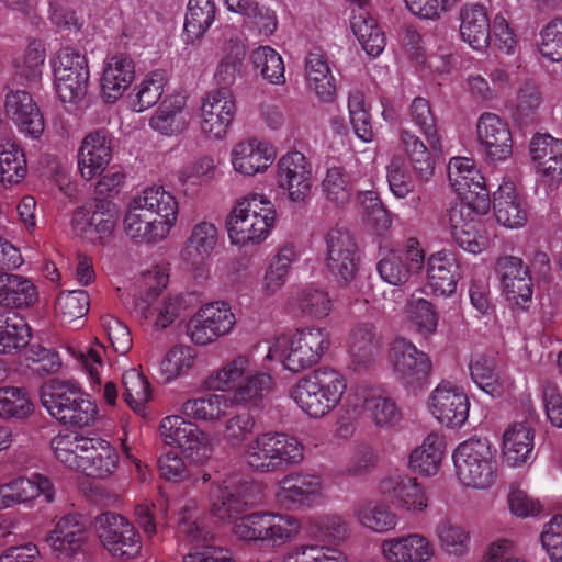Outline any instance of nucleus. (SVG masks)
<instances>
[{"mask_svg":"<svg viewBox=\"0 0 562 562\" xmlns=\"http://www.w3.org/2000/svg\"><path fill=\"white\" fill-rule=\"evenodd\" d=\"M202 387L228 394L236 406L260 407L276 393L277 381L265 363L257 366L251 353H238L210 371Z\"/></svg>","mask_w":562,"mask_h":562,"instance_id":"obj_1","label":"nucleus"},{"mask_svg":"<svg viewBox=\"0 0 562 562\" xmlns=\"http://www.w3.org/2000/svg\"><path fill=\"white\" fill-rule=\"evenodd\" d=\"M179 218V202L162 186H150L134 195L126 209V235L142 243H160L169 237Z\"/></svg>","mask_w":562,"mask_h":562,"instance_id":"obj_2","label":"nucleus"},{"mask_svg":"<svg viewBox=\"0 0 562 562\" xmlns=\"http://www.w3.org/2000/svg\"><path fill=\"white\" fill-rule=\"evenodd\" d=\"M278 223V211L263 192L250 191L234 200L225 218L224 228L233 247H257L267 241Z\"/></svg>","mask_w":562,"mask_h":562,"instance_id":"obj_3","label":"nucleus"},{"mask_svg":"<svg viewBox=\"0 0 562 562\" xmlns=\"http://www.w3.org/2000/svg\"><path fill=\"white\" fill-rule=\"evenodd\" d=\"M40 397L47 413L63 425L83 429L99 422L98 403L72 380L47 381L41 389Z\"/></svg>","mask_w":562,"mask_h":562,"instance_id":"obj_4","label":"nucleus"},{"mask_svg":"<svg viewBox=\"0 0 562 562\" xmlns=\"http://www.w3.org/2000/svg\"><path fill=\"white\" fill-rule=\"evenodd\" d=\"M330 347L329 333L319 326H306L269 344L265 361L279 360L284 370L300 373L317 364Z\"/></svg>","mask_w":562,"mask_h":562,"instance_id":"obj_5","label":"nucleus"},{"mask_svg":"<svg viewBox=\"0 0 562 562\" xmlns=\"http://www.w3.org/2000/svg\"><path fill=\"white\" fill-rule=\"evenodd\" d=\"M347 380L339 371L321 367L300 378L289 391L290 398L308 417L321 418L341 402Z\"/></svg>","mask_w":562,"mask_h":562,"instance_id":"obj_6","label":"nucleus"},{"mask_svg":"<svg viewBox=\"0 0 562 562\" xmlns=\"http://www.w3.org/2000/svg\"><path fill=\"white\" fill-rule=\"evenodd\" d=\"M304 452V445L295 436L270 430L257 434L246 443L243 460L254 472L271 473L300 464Z\"/></svg>","mask_w":562,"mask_h":562,"instance_id":"obj_7","label":"nucleus"},{"mask_svg":"<svg viewBox=\"0 0 562 562\" xmlns=\"http://www.w3.org/2000/svg\"><path fill=\"white\" fill-rule=\"evenodd\" d=\"M456 477L468 488L487 490L497 480L496 450L487 438L472 437L460 442L452 452Z\"/></svg>","mask_w":562,"mask_h":562,"instance_id":"obj_8","label":"nucleus"},{"mask_svg":"<svg viewBox=\"0 0 562 562\" xmlns=\"http://www.w3.org/2000/svg\"><path fill=\"white\" fill-rule=\"evenodd\" d=\"M160 435L167 445L181 449L186 459L193 464L207 463L217 446L214 434L180 415H170L160 423Z\"/></svg>","mask_w":562,"mask_h":562,"instance_id":"obj_9","label":"nucleus"},{"mask_svg":"<svg viewBox=\"0 0 562 562\" xmlns=\"http://www.w3.org/2000/svg\"><path fill=\"white\" fill-rule=\"evenodd\" d=\"M448 180L462 200L460 205H470L477 215L491 210V198L485 178L472 157L454 156L448 161Z\"/></svg>","mask_w":562,"mask_h":562,"instance_id":"obj_10","label":"nucleus"},{"mask_svg":"<svg viewBox=\"0 0 562 562\" xmlns=\"http://www.w3.org/2000/svg\"><path fill=\"white\" fill-rule=\"evenodd\" d=\"M95 533L102 547L114 558L132 560L143 549L142 536L125 516L104 512L94 520Z\"/></svg>","mask_w":562,"mask_h":562,"instance_id":"obj_11","label":"nucleus"},{"mask_svg":"<svg viewBox=\"0 0 562 562\" xmlns=\"http://www.w3.org/2000/svg\"><path fill=\"white\" fill-rule=\"evenodd\" d=\"M236 325V316L228 302L218 300L203 304L189 319L186 334L198 346L213 344L229 335Z\"/></svg>","mask_w":562,"mask_h":562,"instance_id":"obj_12","label":"nucleus"},{"mask_svg":"<svg viewBox=\"0 0 562 562\" xmlns=\"http://www.w3.org/2000/svg\"><path fill=\"white\" fill-rule=\"evenodd\" d=\"M427 407L441 426L459 429L468 422L471 403L461 384L442 381L431 391Z\"/></svg>","mask_w":562,"mask_h":562,"instance_id":"obj_13","label":"nucleus"},{"mask_svg":"<svg viewBox=\"0 0 562 562\" xmlns=\"http://www.w3.org/2000/svg\"><path fill=\"white\" fill-rule=\"evenodd\" d=\"M117 221V210L110 201H97L78 207L71 217L74 234L92 244H104L111 239Z\"/></svg>","mask_w":562,"mask_h":562,"instance_id":"obj_14","label":"nucleus"},{"mask_svg":"<svg viewBox=\"0 0 562 562\" xmlns=\"http://www.w3.org/2000/svg\"><path fill=\"white\" fill-rule=\"evenodd\" d=\"M236 113L234 98L225 90L205 93L199 103L198 122L201 134L211 140H222L228 134Z\"/></svg>","mask_w":562,"mask_h":562,"instance_id":"obj_15","label":"nucleus"},{"mask_svg":"<svg viewBox=\"0 0 562 562\" xmlns=\"http://www.w3.org/2000/svg\"><path fill=\"white\" fill-rule=\"evenodd\" d=\"M190 92L182 87H175L167 93L149 117V127L161 136L173 137L188 130L192 122L189 104Z\"/></svg>","mask_w":562,"mask_h":562,"instance_id":"obj_16","label":"nucleus"},{"mask_svg":"<svg viewBox=\"0 0 562 562\" xmlns=\"http://www.w3.org/2000/svg\"><path fill=\"white\" fill-rule=\"evenodd\" d=\"M276 159V146L270 140L257 136L237 142L229 150L232 169L245 178L265 175Z\"/></svg>","mask_w":562,"mask_h":562,"instance_id":"obj_17","label":"nucleus"},{"mask_svg":"<svg viewBox=\"0 0 562 562\" xmlns=\"http://www.w3.org/2000/svg\"><path fill=\"white\" fill-rule=\"evenodd\" d=\"M476 142L485 158L493 164L509 160L514 154V139L509 124L492 112L482 113L475 126Z\"/></svg>","mask_w":562,"mask_h":562,"instance_id":"obj_18","label":"nucleus"},{"mask_svg":"<svg viewBox=\"0 0 562 562\" xmlns=\"http://www.w3.org/2000/svg\"><path fill=\"white\" fill-rule=\"evenodd\" d=\"M537 180L549 190L562 183V139L549 134H536L528 146Z\"/></svg>","mask_w":562,"mask_h":562,"instance_id":"obj_19","label":"nucleus"},{"mask_svg":"<svg viewBox=\"0 0 562 562\" xmlns=\"http://www.w3.org/2000/svg\"><path fill=\"white\" fill-rule=\"evenodd\" d=\"M495 272L505 300L516 308H528L533 295V283L522 259L510 255L501 256L495 262Z\"/></svg>","mask_w":562,"mask_h":562,"instance_id":"obj_20","label":"nucleus"},{"mask_svg":"<svg viewBox=\"0 0 562 562\" xmlns=\"http://www.w3.org/2000/svg\"><path fill=\"white\" fill-rule=\"evenodd\" d=\"M277 183L290 202L305 203L313 186L312 166L307 158L296 150L283 155L277 165Z\"/></svg>","mask_w":562,"mask_h":562,"instance_id":"obj_21","label":"nucleus"},{"mask_svg":"<svg viewBox=\"0 0 562 562\" xmlns=\"http://www.w3.org/2000/svg\"><path fill=\"white\" fill-rule=\"evenodd\" d=\"M381 496L392 497L398 509L418 515L429 506V496L416 477L402 472H392L381 477L376 484Z\"/></svg>","mask_w":562,"mask_h":562,"instance_id":"obj_22","label":"nucleus"},{"mask_svg":"<svg viewBox=\"0 0 562 562\" xmlns=\"http://www.w3.org/2000/svg\"><path fill=\"white\" fill-rule=\"evenodd\" d=\"M41 496L48 504L55 501V486L48 476L41 473L15 476L0 483V510L21 504L30 506Z\"/></svg>","mask_w":562,"mask_h":562,"instance_id":"obj_23","label":"nucleus"},{"mask_svg":"<svg viewBox=\"0 0 562 562\" xmlns=\"http://www.w3.org/2000/svg\"><path fill=\"white\" fill-rule=\"evenodd\" d=\"M4 114L25 138L40 140L45 132V119L38 104L25 90H10L3 102Z\"/></svg>","mask_w":562,"mask_h":562,"instance_id":"obj_24","label":"nucleus"},{"mask_svg":"<svg viewBox=\"0 0 562 562\" xmlns=\"http://www.w3.org/2000/svg\"><path fill=\"white\" fill-rule=\"evenodd\" d=\"M462 279V266L449 249L431 252L426 261V286L435 297L448 299L456 294Z\"/></svg>","mask_w":562,"mask_h":562,"instance_id":"obj_25","label":"nucleus"},{"mask_svg":"<svg viewBox=\"0 0 562 562\" xmlns=\"http://www.w3.org/2000/svg\"><path fill=\"white\" fill-rule=\"evenodd\" d=\"M479 216L470 205H454L448 213V229L452 240L464 251L479 255L491 246L486 232H481Z\"/></svg>","mask_w":562,"mask_h":562,"instance_id":"obj_26","label":"nucleus"},{"mask_svg":"<svg viewBox=\"0 0 562 562\" xmlns=\"http://www.w3.org/2000/svg\"><path fill=\"white\" fill-rule=\"evenodd\" d=\"M324 488V480L321 475L292 472L279 481L274 498L283 507L292 505L312 507L322 501Z\"/></svg>","mask_w":562,"mask_h":562,"instance_id":"obj_27","label":"nucleus"},{"mask_svg":"<svg viewBox=\"0 0 562 562\" xmlns=\"http://www.w3.org/2000/svg\"><path fill=\"white\" fill-rule=\"evenodd\" d=\"M380 552L385 562H431L437 555L434 541L416 531L383 539Z\"/></svg>","mask_w":562,"mask_h":562,"instance_id":"obj_28","label":"nucleus"},{"mask_svg":"<svg viewBox=\"0 0 562 562\" xmlns=\"http://www.w3.org/2000/svg\"><path fill=\"white\" fill-rule=\"evenodd\" d=\"M112 139L104 131L87 134L77 151V169L81 178L91 181L109 167L112 160Z\"/></svg>","mask_w":562,"mask_h":562,"instance_id":"obj_29","label":"nucleus"},{"mask_svg":"<svg viewBox=\"0 0 562 562\" xmlns=\"http://www.w3.org/2000/svg\"><path fill=\"white\" fill-rule=\"evenodd\" d=\"M503 462L512 469L532 464L535 453V431L527 423L509 424L503 431L499 442Z\"/></svg>","mask_w":562,"mask_h":562,"instance_id":"obj_30","label":"nucleus"},{"mask_svg":"<svg viewBox=\"0 0 562 562\" xmlns=\"http://www.w3.org/2000/svg\"><path fill=\"white\" fill-rule=\"evenodd\" d=\"M327 267L338 282L348 284L355 278L357 246L349 232L331 228L325 236Z\"/></svg>","mask_w":562,"mask_h":562,"instance_id":"obj_31","label":"nucleus"},{"mask_svg":"<svg viewBox=\"0 0 562 562\" xmlns=\"http://www.w3.org/2000/svg\"><path fill=\"white\" fill-rule=\"evenodd\" d=\"M494 217L497 224L507 229H518L527 223V212L516 182L504 177L492 194Z\"/></svg>","mask_w":562,"mask_h":562,"instance_id":"obj_32","label":"nucleus"},{"mask_svg":"<svg viewBox=\"0 0 562 562\" xmlns=\"http://www.w3.org/2000/svg\"><path fill=\"white\" fill-rule=\"evenodd\" d=\"M220 229L211 220H200L190 227L189 235L181 250L186 265L195 269L205 263L216 251Z\"/></svg>","mask_w":562,"mask_h":562,"instance_id":"obj_33","label":"nucleus"},{"mask_svg":"<svg viewBox=\"0 0 562 562\" xmlns=\"http://www.w3.org/2000/svg\"><path fill=\"white\" fill-rule=\"evenodd\" d=\"M390 362L393 370L409 384L426 379L431 369L429 357L404 338L394 340Z\"/></svg>","mask_w":562,"mask_h":562,"instance_id":"obj_34","label":"nucleus"},{"mask_svg":"<svg viewBox=\"0 0 562 562\" xmlns=\"http://www.w3.org/2000/svg\"><path fill=\"white\" fill-rule=\"evenodd\" d=\"M447 454V441L439 431L427 434L422 442L417 445L408 454V469L422 476H436L442 467Z\"/></svg>","mask_w":562,"mask_h":562,"instance_id":"obj_35","label":"nucleus"},{"mask_svg":"<svg viewBox=\"0 0 562 562\" xmlns=\"http://www.w3.org/2000/svg\"><path fill=\"white\" fill-rule=\"evenodd\" d=\"M45 542L57 557L76 554L86 542V526L81 516L68 514L58 518L45 536Z\"/></svg>","mask_w":562,"mask_h":562,"instance_id":"obj_36","label":"nucleus"},{"mask_svg":"<svg viewBox=\"0 0 562 562\" xmlns=\"http://www.w3.org/2000/svg\"><path fill=\"white\" fill-rule=\"evenodd\" d=\"M459 33L462 42L477 52L491 44V21L486 7L479 3L464 4L459 13Z\"/></svg>","mask_w":562,"mask_h":562,"instance_id":"obj_37","label":"nucleus"},{"mask_svg":"<svg viewBox=\"0 0 562 562\" xmlns=\"http://www.w3.org/2000/svg\"><path fill=\"white\" fill-rule=\"evenodd\" d=\"M90 438L69 429L59 430L49 440L53 459L69 471L80 472Z\"/></svg>","mask_w":562,"mask_h":562,"instance_id":"obj_38","label":"nucleus"},{"mask_svg":"<svg viewBox=\"0 0 562 562\" xmlns=\"http://www.w3.org/2000/svg\"><path fill=\"white\" fill-rule=\"evenodd\" d=\"M398 139L416 179L423 182L429 181L435 175L436 156L440 155L442 149L440 151L432 150L429 144L427 146L424 140L408 130H401Z\"/></svg>","mask_w":562,"mask_h":562,"instance_id":"obj_39","label":"nucleus"},{"mask_svg":"<svg viewBox=\"0 0 562 562\" xmlns=\"http://www.w3.org/2000/svg\"><path fill=\"white\" fill-rule=\"evenodd\" d=\"M135 86L127 98L128 108L137 113L154 106L161 98L166 88L178 86L176 78L167 76V72H142L134 80Z\"/></svg>","mask_w":562,"mask_h":562,"instance_id":"obj_40","label":"nucleus"},{"mask_svg":"<svg viewBox=\"0 0 562 562\" xmlns=\"http://www.w3.org/2000/svg\"><path fill=\"white\" fill-rule=\"evenodd\" d=\"M352 517L360 527L374 533L391 532L400 524L398 515L390 505L374 498L357 503L352 510Z\"/></svg>","mask_w":562,"mask_h":562,"instance_id":"obj_41","label":"nucleus"},{"mask_svg":"<svg viewBox=\"0 0 562 562\" xmlns=\"http://www.w3.org/2000/svg\"><path fill=\"white\" fill-rule=\"evenodd\" d=\"M233 402L220 392H211L200 397H192L181 405V416L205 424H218L228 416Z\"/></svg>","mask_w":562,"mask_h":562,"instance_id":"obj_42","label":"nucleus"},{"mask_svg":"<svg viewBox=\"0 0 562 562\" xmlns=\"http://www.w3.org/2000/svg\"><path fill=\"white\" fill-rule=\"evenodd\" d=\"M87 448L80 473L91 477L105 479L116 471L120 458L110 441L91 436Z\"/></svg>","mask_w":562,"mask_h":562,"instance_id":"obj_43","label":"nucleus"},{"mask_svg":"<svg viewBox=\"0 0 562 562\" xmlns=\"http://www.w3.org/2000/svg\"><path fill=\"white\" fill-rule=\"evenodd\" d=\"M182 310L183 299L176 294L167 295L155 305L143 297H136L134 302L136 315L148 321L157 329H165L173 324Z\"/></svg>","mask_w":562,"mask_h":562,"instance_id":"obj_44","label":"nucleus"},{"mask_svg":"<svg viewBox=\"0 0 562 562\" xmlns=\"http://www.w3.org/2000/svg\"><path fill=\"white\" fill-rule=\"evenodd\" d=\"M32 330L20 315L0 311V356H13L31 341Z\"/></svg>","mask_w":562,"mask_h":562,"instance_id":"obj_45","label":"nucleus"},{"mask_svg":"<svg viewBox=\"0 0 562 562\" xmlns=\"http://www.w3.org/2000/svg\"><path fill=\"white\" fill-rule=\"evenodd\" d=\"M27 175V160L23 147L11 138L0 142V183L12 187Z\"/></svg>","mask_w":562,"mask_h":562,"instance_id":"obj_46","label":"nucleus"},{"mask_svg":"<svg viewBox=\"0 0 562 562\" xmlns=\"http://www.w3.org/2000/svg\"><path fill=\"white\" fill-rule=\"evenodd\" d=\"M89 72H63L56 78L55 90L69 113H77L87 105Z\"/></svg>","mask_w":562,"mask_h":562,"instance_id":"obj_47","label":"nucleus"},{"mask_svg":"<svg viewBox=\"0 0 562 562\" xmlns=\"http://www.w3.org/2000/svg\"><path fill=\"white\" fill-rule=\"evenodd\" d=\"M124 400L139 416L148 415L147 404L153 398V389L140 368L132 367L122 373Z\"/></svg>","mask_w":562,"mask_h":562,"instance_id":"obj_48","label":"nucleus"},{"mask_svg":"<svg viewBox=\"0 0 562 562\" xmlns=\"http://www.w3.org/2000/svg\"><path fill=\"white\" fill-rule=\"evenodd\" d=\"M207 501L211 515L221 521L229 520L243 513L247 505L226 480L211 485Z\"/></svg>","mask_w":562,"mask_h":562,"instance_id":"obj_49","label":"nucleus"},{"mask_svg":"<svg viewBox=\"0 0 562 562\" xmlns=\"http://www.w3.org/2000/svg\"><path fill=\"white\" fill-rule=\"evenodd\" d=\"M408 326L423 337L432 335L438 327L439 316L436 306L427 299L412 295L404 307Z\"/></svg>","mask_w":562,"mask_h":562,"instance_id":"obj_50","label":"nucleus"},{"mask_svg":"<svg viewBox=\"0 0 562 562\" xmlns=\"http://www.w3.org/2000/svg\"><path fill=\"white\" fill-rule=\"evenodd\" d=\"M215 13L213 0H189L183 25L184 42L200 40L213 24Z\"/></svg>","mask_w":562,"mask_h":562,"instance_id":"obj_51","label":"nucleus"},{"mask_svg":"<svg viewBox=\"0 0 562 562\" xmlns=\"http://www.w3.org/2000/svg\"><path fill=\"white\" fill-rule=\"evenodd\" d=\"M195 351L184 345L170 348L164 358L157 363L156 372L164 383H171L188 374L194 367Z\"/></svg>","mask_w":562,"mask_h":562,"instance_id":"obj_52","label":"nucleus"},{"mask_svg":"<svg viewBox=\"0 0 562 562\" xmlns=\"http://www.w3.org/2000/svg\"><path fill=\"white\" fill-rule=\"evenodd\" d=\"M351 30L358 42L370 56H379L385 48L386 38L374 18L366 11L351 16Z\"/></svg>","mask_w":562,"mask_h":562,"instance_id":"obj_53","label":"nucleus"},{"mask_svg":"<svg viewBox=\"0 0 562 562\" xmlns=\"http://www.w3.org/2000/svg\"><path fill=\"white\" fill-rule=\"evenodd\" d=\"M469 370L477 387L493 397H499L513 389V381L495 372L492 363L484 357L472 359Z\"/></svg>","mask_w":562,"mask_h":562,"instance_id":"obj_54","label":"nucleus"},{"mask_svg":"<svg viewBox=\"0 0 562 562\" xmlns=\"http://www.w3.org/2000/svg\"><path fill=\"white\" fill-rule=\"evenodd\" d=\"M435 536L442 551L451 557L462 558L471 550L470 531L450 519H441L436 525Z\"/></svg>","mask_w":562,"mask_h":562,"instance_id":"obj_55","label":"nucleus"},{"mask_svg":"<svg viewBox=\"0 0 562 562\" xmlns=\"http://www.w3.org/2000/svg\"><path fill=\"white\" fill-rule=\"evenodd\" d=\"M405 44L408 46V50L417 66L434 68L435 70H438L440 67L446 69H461L468 67L464 64V56L459 53L428 58L423 46V36L415 30H408L406 32Z\"/></svg>","mask_w":562,"mask_h":562,"instance_id":"obj_56","label":"nucleus"},{"mask_svg":"<svg viewBox=\"0 0 562 562\" xmlns=\"http://www.w3.org/2000/svg\"><path fill=\"white\" fill-rule=\"evenodd\" d=\"M293 302L300 311L313 319H324L333 311V300L329 293L314 284H306L293 296Z\"/></svg>","mask_w":562,"mask_h":562,"instance_id":"obj_57","label":"nucleus"},{"mask_svg":"<svg viewBox=\"0 0 562 562\" xmlns=\"http://www.w3.org/2000/svg\"><path fill=\"white\" fill-rule=\"evenodd\" d=\"M371 106L360 90H353L348 98L350 124L356 136L363 143H372L375 138L371 123Z\"/></svg>","mask_w":562,"mask_h":562,"instance_id":"obj_58","label":"nucleus"},{"mask_svg":"<svg viewBox=\"0 0 562 562\" xmlns=\"http://www.w3.org/2000/svg\"><path fill=\"white\" fill-rule=\"evenodd\" d=\"M301 520L294 515L270 510L265 542L272 547H282L294 541L301 535Z\"/></svg>","mask_w":562,"mask_h":562,"instance_id":"obj_59","label":"nucleus"},{"mask_svg":"<svg viewBox=\"0 0 562 562\" xmlns=\"http://www.w3.org/2000/svg\"><path fill=\"white\" fill-rule=\"evenodd\" d=\"M34 412V404L27 391L18 386L0 387V418L25 419Z\"/></svg>","mask_w":562,"mask_h":562,"instance_id":"obj_60","label":"nucleus"},{"mask_svg":"<svg viewBox=\"0 0 562 562\" xmlns=\"http://www.w3.org/2000/svg\"><path fill=\"white\" fill-rule=\"evenodd\" d=\"M349 522L339 514L316 516L307 526V535L322 541H344L349 537Z\"/></svg>","mask_w":562,"mask_h":562,"instance_id":"obj_61","label":"nucleus"},{"mask_svg":"<svg viewBox=\"0 0 562 562\" xmlns=\"http://www.w3.org/2000/svg\"><path fill=\"white\" fill-rule=\"evenodd\" d=\"M283 562H348L347 555L339 549L312 543H299L291 547L282 558Z\"/></svg>","mask_w":562,"mask_h":562,"instance_id":"obj_62","label":"nucleus"},{"mask_svg":"<svg viewBox=\"0 0 562 562\" xmlns=\"http://www.w3.org/2000/svg\"><path fill=\"white\" fill-rule=\"evenodd\" d=\"M411 121L425 136L432 150H441V138L438 134L436 120L431 112L429 102L424 98L413 100L409 110Z\"/></svg>","mask_w":562,"mask_h":562,"instance_id":"obj_63","label":"nucleus"},{"mask_svg":"<svg viewBox=\"0 0 562 562\" xmlns=\"http://www.w3.org/2000/svg\"><path fill=\"white\" fill-rule=\"evenodd\" d=\"M537 50L549 61H562V19H552L540 30Z\"/></svg>","mask_w":562,"mask_h":562,"instance_id":"obj_64","label":"nucleus"}]
</instances>
